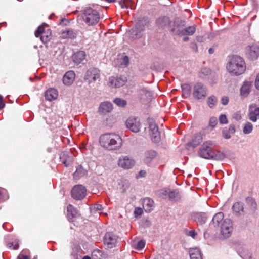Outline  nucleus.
I'll return each mask as SVG.
<instances>
[{
    "label": "nucleus",
    "mask_w": 259,
    "mask_h": 259,
    "mask_svg": "<svg viewBox=\"0 0 259 259\" xmlns=\"http://www.w3.org/2000/svg\"><path fill=\"white\" fill-rule=\"evenodd\" d=\"M170 20L168 17L161 16L157 19L156 21V26L160 28H165L170 24Z\"/></svg>",
    "instance_id": "412c9836"
},
{
    "label": "nucleus",
    "mask_w": 259,
    "mask_h": 259,
    "mask_svg": "<svg viewBox=\"0 0 259 259\" xmlns=\"http://www.w3.org/2000/svg\"><path fill=\"white\" fill-rule=\"evenodd\" d=\"M94 209H95L97 210H101L103 209V207L101 205L97 204L94 205Z\"/></svg>",
    "instance_id": "0e129e2a"
},
{
    "label": "nucleus",
    "mask_w": 259,
    "mask_h": 259,
    "mask_svg": "<svg viewBox=\"0 0 259 259\" xmlns=\"http://www.w3.org/2000/svg\"><path fill=\"white\" fill-rule=\"evenodd\" d=\"M99 143L101 147L108 150L120 149L122 145V139L119 135L113 133L102 134L99 137Z\"/></svg>",
    "instance_id": "f257e3e1"
},
{
    "label": "nucleus",
    "mask_w": 259,
    "mask_h": 259,
    "mask_svg": "<svg viewBox=\"0 0 259 259\" xmlns=\"http://www.w3.org/2000/svg\"><path fill=\"white\" fill-rule=\"evenodd\" d=\"M45 96L46 100L51 101L57 98L58 92L54 88H50L46 91Z\"/></svg>",
    "instance_id": "a878e982"
},
{
    "label": "nucleus",
    "mask_w": 259,
    "mask_h": 259,
    "mask_svg": "<svg viewBox=\"0 0 259 259\" xmlns=\"http://www.w3.org/2000/svg\"><path fill=\"white\" fill-rule=\"evenodd\" d=\"M60 159L61 162L65 165V166L67 167L69 162L71 161V158L68 156L67 152H62L60 155Z\"/></svg>",
    "instance_id": "72a5a7b5"
},
{
    "label": "nucleus",
    "mask_w": 259,
    "mask_h": 259,
    "mask_svg": "<svg viewBox=\"0 0 259 259\" xmlns=\"http://www.w3.org/2000/svg\"><path fill=\"white\" fill-rule=\"evenodd\" d=\"M229 102V98L228 97L224 96L221 99V103L224 105H226Z\"/></svg>",
    "instance_id": "bf43d9fd"
},
{
    "label": "nucleus",
    "mask_w": 259,
    "mask_h": 259,
    "mask_svg": "<svg viewBox=\"0 0 259 259\" xmlns=\"http://www.w3.org/2000/svg\"><path fill=\"white\" fill-rule=\"evenodd\" d=\"M253 130V125L249 122H247L243 128V132L245 134H249Z\"/></svg>",
    "instance_id": "ea45409f"
},
{
    "label": "nucleus",
    "mask_w": 259,
    "mask_h": 259,
    "mask_svg": "<svg viewBox=\"0 0 259 259\" xmlns=\"http://www.w3.org/2000/svg\"><path fill=\"white\" fill-rule=\"evenodd\" d=\"M232 209L235 212L240 213L243 211V205L241 202L235 203L233 205Z\"/></svg>",
    "instance_id": "4c0bfd02"
},
{
    "label": "nucleus",
    "mask_w": 259,
    "mask_h": 259,
    "mask_svg": "<svg viewBox=\"0 0 259 259\" xmlns=\"http://www.w3.org/2000/svg\"><path fill=\"white\" fill-rule=\"evenodd\" d=\"M118 165L124 169L132 168L135 165V160L132 157L128 156H121L118 160Z\"/></svg>",
    "instance_id": "1a4fd4ad"
},
{
    "label": "nucleus",
    "mask_w": 259,
    "mask_h": 259,
    "mask_svg": "<svg viewBox=\"0 0 259 259\" xmlns=\"http://www.w3.org/2000/svg\"><path fill=\"white\" fill-rule=\"evenodd\" d=\"M246 208L250 212L254 213L257 209V203L254 199L252 197H248L246 199Z\"/></svg>",
    "instance_id": "b1692460"
},
{
    "label": "nucleus",
    "mask_w": 259,
    "mask_h": 259,
    "mask_svg": "<svg viewBox=\"0 0 259 259\" xmlns=\"http://www.w3.org/2000/svg\"><path fill=\"white\" fill-rule=\"evenodd\" d=\"M113 102L117 106L122 107L125 106L127 104L126 100L119 98L114 99Z\"/></svg>",
    "instance_id": "79ce46f5"
},
{
    "label": "nucleus",
    "mask_w": 259,
    "mask_h": 259,
    "mask_svg": "<svg viewBox=\"0 0 259 259\" xmlns=\"http://www.w3.org/2000/svg\"><path fill=\"white\" fill-rule=\"evenodd\" d=\"M17 259H29V258L27 255H24L23 254H20L18 256Z\"/></svg>",
    "instance_id": "69168bd1"
},
{
    "label": "nucleus",
    "mask_w": 259,
    "mask_h": 259,
    "mask_svg": "<svg viewBox=\"0 0 259 259\" xmlns=\"http://www.w3.org/2000/svg\"><path fill=\"white\" fill-rule=\"evenodd\" d=\"M192 95L197 100H203L207 95V89L206 86L201 82L196 83L193 88Z\"/></svg>",
    "instance_id": "20e7f679"
},
{
    "label": "nucleus",
    "mask_w": 259,
    "mask_h": 259,
    "mask_svg": "<svg viewBox=\"0 0 259 259\" xmlns=\"http://www.w3.org/2000/svg\"><path fill=\"white\" fill-rule=\"evenodd\" d=\"M61 37L62 38H73L74 37V33L73 31L71 30H65L63 31L61 34Z\"/></svg>",
    "instance_id": "58836bf2"
},
{
    "label": "nucleus",
    "mask_w": 259,
    "mask_h": 259,
    "mask_svg": "<svg viewBox=\"0 0 259 259\" xmlns=\"http://www.w3.org/2000/svg\"><path fill=\"white\" fill-rule=\"evenodd\" d=\"M145 246V242L144 240H140L138 242L135 248L137 250H140L142 249Z\"/></svg>",
    "instance_id": "8fccbe9b"
},
{
    "label": "nucleus",
    "mask_w": 259,
    "mask_h": 259,
    "mask_svg": "<svg viewBox=\"0 0 259 259\" xmlns=\"http://www.w3.org/2000/svg\"><path fill=\"white\" fill-rule=\"evenodd\" d=\"M8 198L6 190L0 188V201H4Z\"/></svg>",
    "instance_id": "de8ad7c7"
},
{
    "label": "nucleus",
    "mask_w": 259,
    "mask_h": 259,
    "mask_svg": "<svg viewBox=\"0 0 259 259\" xmlns=\"http://www.w3.org/2000/svg\"><path fill=\"white\" fill-rule=\"evenodd\" d=\"M152 92L147 88H143L139 91V96L141 100H145L151 99Z\"/></svg>",
    "instance_id": "c756f323"
},
{
    "label": "nucleus",
    "mask_w": 259,
    "mask_h": 259,
    "mask_svg": "<svg viewBox=\"0 0 259 259\" xmlns=\"http://www.w3.org/2000/svg\"><path fill=\"white\" fill-rule=\"evenodd\" d=\"M87 174V171L85 170L82 166L79 165L77 168L76 171L73 174V177L74 179H78L80 177H82Z\"/></svg>",
    "instance_id": "7c9ffc66"
},
{
    "label": "nucleus",
    "mask_w": 259,
    "mask_h": 259,
    "mask_svg": "<svg viewBox=\"0 0 259 259\" xmlns=\"http://www.w3.org/2000/svg\"><path fill=\"white\" fill-rule=\"evenodd\" d=\"M127 81L126 77L123 76L110 77L109 79V85L111 87L120 88L124 85Z\"/></svg>",
    "instance_id": "ddd939ff"
},
{
    "label": "nucleus",
    "mask_w": 259,
    "mask_h": 259,
    "mask_svg": "<svg viewBox=\"0 0 259 259\" xmlns=\"http://www.w3.org/2000/svg\"><path fill=\"white\" fill-rule=\"evenodd\" d=\"M102 255L103 252L100 250H95L92 254L93 259H102Z\"/></svg>",
    "instance_id": "37998d69"
},
{
    "label": "nucleus",
    "mask_w": 259,
    "mask_h": 259,
    "mask_svg": "<svg viewBox=\"0 0 259 259\" xmlns=\"http://www.w3.org/2000/svg\"><path fill=\"white\" fill-rule=\"evenodd\" d=\"M182 92L184 95L188 96L190 93V86L189 84L184 83L181 85Z\"/></svg>",
    "instance_id": "a18cd8bd"
},
{
    "label": "nucleus",
    "mask_w": 259,
    "mask_h": 259,
    "mask_svg": "<svg viewBox=\"0 0 259 259\" xmlns=\"http://www.w3.org/2000/svg\"><path fill=\"white\" fill-rule=\"evenodd\" d=\"M156 156V152L154 150H147L143 155V160L145 163L148 164L150 163Z\"/></svg>",
    "instance_id": "5701e85b"
},
{
    "label": "nucleus",
    "mask_w": 259,
    "mask_h": 259,
    "mask_svg": "<svg viewBox=\"0 0 259 259\" xmlns=\"http://www.w3.org/2000/svg\"><path fill=\"white\" fill-rule=\"evenodd\" d=\"M227 130L230 132L231 134H233L235 133L236 130L235 125L233 124H230L229 125V128Z\"/></svg>",
    "instance_id": "052dcab7"
},
{
    "label": "nucleus",
    "mask_w": 259,
    "mask_h": 259,
    "mask_svg": "<svg viewBox=\"0 0 259 259\" xmlns=\"http://www.w3.org/2000/svg\"><path fill=\"white\" fill-rule=\"evenodd\" d=\"M117 237L112 233H107L104 238V243L108 247L112 248L117 242Z\"/></svg>",
    "instance_id": "2eb2a0df"
},
{
    "label": "nucleus",
    "mask_w": 259,
    "mask_h": 259,
    "mask_svg": "<svg viewBox=\"0 0 259 259\" xmlns=\"http://www.w3.org/2000/svg\"><path fill=\"white\" fill-rule=\"evenodd\" d=\"M100 77V70L95 68H91L87 70L84 75V80L89 83L99 80Z\"/></svg>",
    "instance_id": "6e6552de"
},
{
    "label": "nucleus",
    "mask_w": 259,
    "mask_h": 259,
    "mask_svg": "<svg viewBox=\"0 0 259 259\" xmlns=\"http://www.w3.org/2000/svg\"><path fill=\"white\" fill-rule=\"evenodd\" d=\"M233 118L236 120H239L241 119L242 116L239 112H236L233 115Z\"/></svg>",
    "instance_id": "13d9d810"
},
{
    "label": "nucleus",
    "mask_w": 259,
    "mask_h": 259,
    "mask_svg": "<svg viewBox=\"0 0 259 259\" xmlns=\"http://www.w3.org/2000/svg\"><path fill=\"white\" fill-rule=\"evenodd\" d=\"M233 225L232 221L229 219L224 220L221 226V233L225 238L229 237L233 232Z\"/></svg>",
    "instance_id": "0eeeda50"
},
{
    "label": "nucleus",
    "mask_w": 259,
    "mask_h": 259,
    "mask_svg": "<svg viewBox=\"0 0 259 259\" xmlns=\"http://www.w3.org/2000/svg\"><path fill=\"white\" fill-rule=\"evenodd\" d=\"M126 127L134 133L139 132L141 123L138 117H130L126 122Z\"/></svg>",
    "instance_id": "9b49d317"
},
{
    "label": "nucleus",
    "mask_w": 259,
    "mask_h": 259,
    "mask_svg": "<svg viewBox=\"0 0 259 259\" xmlns=\"http://www.w3.org/2000/svg\"><path fill=\"white\" fill-rule=\"evenodd\" d=\"M146 172L144 171H140L139 172V175L141 177H144L145 176Z\"/></svg>",
    "instance_id": "774afa93"
},
{
    "label": "nucleus",
    "mask_w": 259,
    "mask_h": 259,
    "mask_svg": "<svg viewBox=\"0 0 259 259\" xmlns=\"http://www.w3.org/2000/svg\"><path fill=\"white\" fill-rule=\"evenodd\" d=\"M113 110L112 104L108 101L102 102L99 107L98 111L100 114H107L110 113Z\"/></svg>",
    "instance_id": "f3484780"
},
{
    "label": "nucleus",
    "mask_w": 259,
    "mask_h": 259,
    "mask_svg": "<svg viewBox=\"0 0 259 259\" xmlns=\"http://www.w3.org/2000/svg\"><path fill=\"white\" fill-rule=\"evenodd\" d=\"M169 200L172 201H178L181 198V196L179 193L176 191L174 190L170 192L168 195Z\"/></svg>",
    "instance_id": "e433bc0d"
},
{
    "label": "nucleus",
    "mask_w": 259,
    "mask_h": 259,
    "mask_svg": "<svg viewBox=\"0 0 259 259\" xmlns=\"http://www.w3.org/2000/svg\"><path fill=\"white\" fill-rule=\"evenodd\" d=\"M211 70L206 67H204L201 69L200 72V76L203 77V76H207L210 74Z\"/></svg>",
    "instance_id": "09e8293b"
},
{
    "label": "nucleus",
    "mask_w": 259,
    "mask_h": 259,
    "mask_svg": "<svg viewBox=\"0 0 259 259\" xmlns=\"http://www.w3.org/2000/svg\"><path fill=\"white\" fill-rule=\"evenodd\" d=\"M217 98L214 96L209 97L207 99V104L210 108H213L215 105Z\"/></svg>",
    "instance_id": "c03bdc74"
},
{
    "label": "nucleus",
    "mask_w": 259,
    "mask_h": 259,
    "mask_svg": "<svg viewBox=\"0 0 259 259\" xmlns=\"http://www.w3.org/2000/svg\"><path fill=\"white\" fill-rule=\"evenodd\" d=\"M75 78V74L73 71L67 72L63 78V82L66 85H71L74 81Z\"/></svg>",
    "instance_id": "aec40b11"
},
{
    "label": "nucleus",
    "mask_w": 259,
    "mask_h": 259,
    "mask_svg": "<svg viewBox=\"0 0 259 259\" xmlns=\"http://www.w3.org/2000/svg\"><path fill=\"white\" fill-rule=\"evenodd\" d=\"M67 218L70 221H74L75 218L78 214L76 209L72 205H69L67 207Z\"/></svg>",
    "instance_id": "c85d7f7f"
},
{
    "label": "nucleus",
    "mask_w": 259,
    "mask_h": 259,
    "mask_svg": "<svg viewBox=\"0 0 259 259\" xmlns=\"http://www.w3.org/2000/svg\"><path fill=\"white\" fill-rule=\"evenodd\" d=\"M231 133L229 132L227 129H224L222 131V136L226 139H229L231 138Z\"/></svg>",
    "instance_id": "603ef678"
},
{
    "label": "nucleus",
    "mask_w": 259,
    "mask_h": 259,
    "mask_svg": "<svg viewBox=\"0 0 259 259\" xmlns=\"http://www.w3.org/2000/svg\"><path fill=\"white\" fill-rule=\"evenodd\" d=\"M255 85L257 90H259V73L257 75L255 81Z\"/></svg>",
    "instance_id": "e2e57ef3"
},
{
    "label": "nucleus",
    "mask_w": 259,
    "mask_h": 259,
    "mask_svg": "<svg viewBox=\"0 0 259 259\" xmlns=\"http://www.w3.org/2000/svg\"><path fill=\"white\" fill-rule=\"evenodd\" d=\"M148 122L150 130L149 134L152 141L154 143L159 142L160 140V135L157 125L153 119L149 118Z\"/></svg>",
    "instance_id": "423d86ee"
},
{
    "label": "nucleus",
    "mask_w": 259,
    "mask_h": 259,
    "mask_svg": "<svg viewBox=\"0 0 259 259\" xmlns=\"http://www.w3.org/2000/svg\"><path fill=\"white\" fill-rule=\"evenodd\" d=\"M5 104L3 102V98L0 96V109L4 108Z\"/></svg>",
    "instance_id": "338daca9"
},
{
    "label": "nucleus",
    "mask_w": 259,
    "mask_h": 259,
    "mask_svg": "<svg viewBox=\"0 0 259 259\" xmlns=\"http://www.w3.org/2000/svg\"><path fill=\"white\" fill-rule=\"evenodd\" d=\"M196 31V28L194 26L187 27L183 29H179L176 31V33L180 36L185 35H192Z\"/></svg>",
    "instance_id": "6ab92c4d"
},
{
    "label": "nucleus",
    "mask_w": 259,
    "mask_h": 259,
    "mask_svg": "<svg viewBox=\"0 0 259 259\" xmlns=\"http://www.w3.org/2000/svg\"><path fill=\"white\" fill-rule=\"evenodd\" d=\"M213 145L212 141L208 140L204 142L198 151V155L204 159H209L212 154Z\"/></svg>",
    "instance_id": "39448f33"
},
{
    "label": "nucleus",
    "mask_w": 259,
    "mask_h": 259,
    "mask_svg": "<svg viewBox=\"0 0 259 259\" xmlns=\"http://www.w3.org/2000/svg\"><path fill=\"white\" fill-rule=\"evenodd\" d=\"M202 135L201 134L195 135L190 142V145L193 147H196L202 141Z\"/></svg>",
    "instance_id": "473e14b6"
},
{
    "label": "nucleus",
    "mask_w": 259,
    "mask_h": 259,
    "mask_svg": "<svg viewBox=\"0 0 259 259\" xmlns=\"http://www.w3.org/2000/svg\"><path fill=\"white\" fill-rule=\"evenodd\" d=\"M227 69L229 73L234 75H239L246 70L245 61L240 56H233L227 63Z\"/></svg>",
    "instance_id": "f03ea898"
},
{
    "label": "nucleus",
    "mask_w": 259,
    "mask_h": 259,
    "mask_svg": "<svg viewBox=\"0 0 259 259\" xmlns=\"http://www.w3.org/2000/svg\"><path fill=\"white\" fill-rule=\"evenodd\" d=\"M189 255L191 259H202V253L198 247L190 248Z\"/></svg>",
    "instance_id": "cd10ccee"
},
{
    "label": "nucleus",
    "mask_w": 259,
    "mask_h": 259,
    "mask_svg": "<svg viewBox=\"0 0 259 259\" xmlns=\"http://www.w3.org/2000/svg\"><path fill=\"white\" fill-rule=\"evenodd\" d=\"M154 201L149 198H146L143 201V207L146 212L151 211L154 208Z\"/></svg>",
    "instance_id": "393cba45"
},
{
    "label": "nucleus",
    "mask_w": 259,
    "mask_h": 259,
    "mask_svg": "<svg viewBox=\"0 0 259 259\" xmlns=\"http://www.w3.org/2000/svg\"><path fill=\"white\" fill-rule=\"evenodd\" d=\"M143 209L140 207H136L134 210V215L135 217L141 216L143 213Z\"/></svg>",
    "instance_id": "5fc2aeb1"
},
{
    "label": "nucleus",
    "mask_w": 259,
    "mask_h": 259,
    "mask_svg": "<svg viewBox=\"0 0 259 259\" xmlns=\"http://www.w3.org/2000/svg\"><path fill=\"white\" fill-rule=\"evenodd\" d=\"M218 123V120L216 117H212L210 118L209 124L210 126L214 127Z\"/></svg>",
    "instance_id": "864d4df0"
},
{
    "label": "nucleus",
    "mask_w": 259,
    "mask_h": 259,
    "mask_svg": "<svg viewBox=\"0 0 259 259\" xmlns=\"http://www.w3.org/2000/svg\"><path fill=\"white\" fill-rule=\"evenodd\" d=\"M249 119L252 122H256L259 119V107L255 104H251L249 107Z\"/></svg>",
    "instance_id": "dca6fc26"
},
{
    "label": "nucleus",
    "mask_w": 259,
    "mask_h": 259,
    "mask_svg": "<svg viewBox=\"0 0 259 259\" xmlns=\"http://www.w3.org/2000/svg\"><path fill=\"white\" fill-rule=\"evenodd\" d=\"M100 19L99 12L94 7H87L83 12V20L89 26L97 24Z\"/></svg>",
    "instance_id": "7ed1b4c3"
},
{
    "label": "nucleus",
    "mask_w": 259,
    "mask_h": 259,
    "mask_svg": "<svg viewBox=\"0 0 259 259\" xmlns=\"http://www.w3.org/2000/svg\"><path fill=\"white\" fill-rule=\"evenodd\" d=\"M85 58V53L84 51H79L74 54L72 56V60L74 63L79 64Z\"/></svg>",
    "instance_id": "bb28decb"
},
{
    "label": "nucleus",
    "mask_w": 259,
    "mask_h": 259,
    "mask_svg": "<svg viewBox=\"0 0 259 259\" xmlns=\"http://www.w3.org/2000/svg\"><path fill=\"white\" fill-rule=\"evenodd\" d=\"M245 53L249 59L256 60L259 56V47L256 45L248 46L245 48Z\"/></svg>",
    "instance_id": "f8f14e48"
},
{
    "label": "nucleus",
    "mask_w": 259,
    "mask_h": 259,
    "mask_svg": "<svg viewBox=\"0 0 259 259\" xmlns=\"http://www.w3.org/2000/svg\"><path fill=\"white\" fill-rule=\"evenodd\" d=\"M224 218V214L223 212H220L216 213L212 218V223L215 226H218L220 224V222L223 220Z\"/></svg>",
    "instance_id": "f704fd0d"
},
{
    "label": "nucleus",
    "mask_w": 259,
    "mask_h": 259,
    "mask_svg": "<svg viewBox=\"0 0 259 259\" xmlns=\"http://www.w3.org/2000/svg\"><path fill=\"white\" fill-rule=\"evenodd\" d=\"M19 244L18 240H15L13 242H9L7 244V247L9 248L16 250L19 248Z\"/></svg>",
    "instance_id": "49530a36"
},
{
    "label": "nucleus",
    "mask_w": 259,
    "mask_h": 259,
    "mask_svg": "<svg viewBox=\"0 0 259 259\" xmlns=\"http://www.w3.org/2000/svg\"><path fill=\"white\" fill-rule=\"evenodd\" d=\"M225 157V155L224 153L220 151H213L209 159H213L215 160H222Z\"/></svg>",
    "instance_id": "2f4dec72"
},
{
    "label": "nucleus",
    "mask_w": 259,
    "mask_h": 259,
    "mask_svg": "<svg viewBox=\"0 0 259 259\" xmlns=\"http://www.w3.org/2000/svg\"><path fill=\"white\" fill-rule=\"evenodd\" d=\"M129 1H121L119 2V4L122 8H128L129 7Z\"/></svg>",
    "instance_id": "4d7b16f0"
},
{
    "label": "nucleus",
    "mask_w": 259,
    "mask_h": 259,
    "mask_svg": "<svg viewBox=\"0 0 259 259\" xmlns=\"http://www.w3.org/2000/svg\"><path fill=\"white\" fill-rule=\"evenodd\" d=\"M87 189L82 185H77L73 187L71 191L72 197L76 200H81L84 198Z\"/></svg>",
    "instance_id": "9d476101"
},
{
    "label": "nucleus",
    "mask_w": 259,
    "mask_h": 259,
    "mask_svg": "<svg viewBox=\"0 0 259 259\" xmlns=\"http://www.w3.org/2000/svg\"><path fill=\"white\" fill-rule=\"evenodd\" d=\"M219 120L221 124H227L228 119L225 114H221L219 117Z\"/></svg>",
    "instance_id": "3c124183"
},
{
    "label": "nucleus",
    "mask_w": 259,
    "mask_h": 259,
    "mask_svg": "<svg viewBox=\"0 0 259 259\" xmlns=\"http://www.w3.org/2000/svg\"><path fill=\"white\" fill-rule=\"evenodd\" d=\"M187 234L193 238H195L197 235V233L194 230H191L189 231Z\"/></svg>",
    "instance_id": "680f3d73"
},
{
    "label": "nucleus",
    "mask_w": 259,
    "mask_h": 259,
    "mask_svg": "<svg viewBox=\"0 0 259 259\" xmlns=\"http://www.w3.org/2000/svg\"><path fill=\"white\" fill-rule=\"evenodd\" d=\"M170 192V191L168 189L164 188L159 191L158 195L163 198H166L168 197Z\"/></svg>",
    "instance_id": "a19ab883"
},
{
    "label": "nucleus",
    "mask_w": 259,
    "mask_h": 259,
    "mask_svg": "<svg viewBox=\"0 0 259 259\" xmlns=\"http://www.w3.org/2000/svg\"><path fill=\"white\" fill-rule=\"evenodd\" d=\"M238 251L240 256L243 259H252V254L248 250L240 248Z\"/></svg>",
    "instance_id": "c9c22d12"
},
{
    "label": "nucleus",
    "mask_w": 259,
    "mask_h": 259,
    "mask_svg": "<svg viewBox=\"0 0 259 259\" xmlns=\"http://www.w3.org/2000/svg\"><path fill=\"white\" fill-rule=\"evenodd\" d=\"M252 85V81H251L245 80L243 82L240 92V95L242 98H244L248 96L250 92Z\"/></svg>",
    "instance_id": "a211bd4d"
},
{
    "label": "nucleus",
    "mask_w": 259,
    "mask_h": 259,
    "mask_svg": "<svg viewBox=\"0 0 259 259\" xmlns=\"http://www.w3.org/2000/svg\"><path fill=\"white\" fill-rule=\"evenodd\" d=\"M207 218L206 214L203 212H197L192 215L193 220L200 225L204 224L206 221Z\"/></svg>",
    "instance_id": "4be33fe9"
},
{
    "label": "nucleus",
    "mask_w": 259,
    "mask_h": 259,
    "mask_svg": "<svg viewBox=\"0 0 259 259\" xmlns=\"http://www.w3.org/2000/svg\"><path fill=\"white\" fill-rule=\"evenodd\" d=\"M129 63V59L127 56H125L123 57L122 59V62L121 64L124 65V66H127Z\"/></svg>",
    "instance_id": "6e6d98bb"
},
{
    "label": "nucleus",
    "mask_w": 259,
    "mask_h": 259,
    "mask_svg": "<svg viewBox=\"0 0 259 259\" xmlns=\"http://www.w3.org/2000/svg\"><path fill=\"white\" fill-rule=\"evenodd\" d=\"M35 36L36 37H40L41 40L44 42H47L50 39L51 33L46 32L44 30V28L42 26L38 27L35 32Z\"/></svg>",
    "instance_id": "4468645a"
}]
</instances>
